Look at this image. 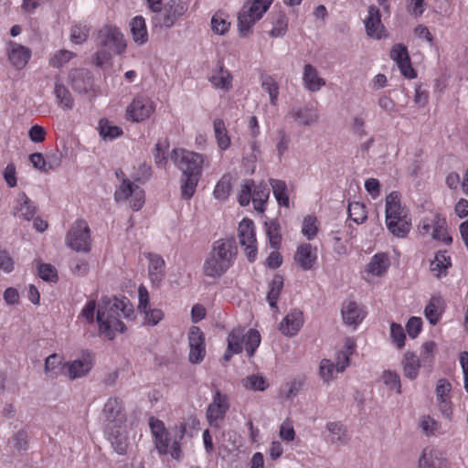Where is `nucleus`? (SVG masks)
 <instances>
[{
  "mask_svg": "<svg viewBox=\"0 0 468 468\" xmlns=\"http://www.w3.org/2000/svg\"><path fill=\"white\" fill-rule=\"evenodd\" d=\"M273 0H247L238 13V29H250L267 12Z\"/></svg>",
  "mask_w": 468,
  "mask_h": 468,
  "instance_id": "nucleus-10",
  "label": "nucleus"
},
{
  "mask_svg": "<svg viewBox=\"0 0 468 468\" xmlns=\"http://www.w3.org/2000/svg\"><path fill=\"white\" fill-rule=\"evenodd\" d=\"M238 253L235 241L222 239L214 242L203 264V272L210 278L221 277L233 264Z\"/></svg>",
  "mask_w": 468,
  "mask_h": 468,
  "instance_id": "nucleus-4",
  "label": "nucleus"
},
{
  "mask_svg": "<svg viewBox=\"0 0 468 468\" xmlns=\"http://www.w3.org/2000/svg\"><path fill=\"white\" fill-rule=\"evenodd\" d=\"M90 241L88 223L83 219L76 220L66 236V244L76 251L87 252L90 249Z\"/></svg>",
  "mask_w": 468,
  "mask_h": 468,
  "instance_id": "nucleus-12",
  "label": "nucleus"
},
{
  "mask_svg": "<svg viewBox=\"0 0 468 468\" xmlns=\"http://www.w3.org/2000/svg\"><path fill=\"white\" fill-rule=\"evenodd\" d=\"M171 159L181 171V196L185 199H190L194 196L202 176L205 156L201 154L180 148L172 151Z\"/></svg>",
  "mask_w": 468,
  "mask_h": 468,
  "instance_id": "nucleus-2",
  "label": "nucleus"
},
{
  "mask_svg": "<svg viewBox=\"0 0 468 468\" xmlns=\"http://www.w3.org/2000/svg\"><path fill=\"white\" fill-rule=\"evenodd\" d=\"M328 431L329 441L335 446L346 445L349 441V436L345 425L340 421H329L325 425Z\"/></svg>",
  "mask_w": 468,
  "mask_h": 468,
  "instance_id": "nucleus-31",
  "label": "nucleus"
},
{
  "mask_svg": "<svg viewBox=\"0 0 468 468\" xmlns=\"http://www.w3.org/2000/svg\"><path fill=\"white\" fill-rule=\"evenodd\" d=\"M420 427L427 436H432L441 432V424L430 415L422 416L420 420Z\"/></svg>",
  "mask_w": 468,
  "mask_h": 468,
  "instance_id": "nucleus-49",
  "label": "nucleus"
},
{
  "mask_svg": "<svg viewBox=\"0 0 468 468\" xmlns=\"http://www.w3.org/2000/svg\"><path fill=\"white\" fill-rule=\"evenodd\" d=\"M390 336L398 348L401 349L405 346L406 335L401 324L397 323L390 324Z\"/></svg>",
  "mask_w": 468,
  "mask_h": 468,
  "instance_id": "nucleus-58",
  "label": "nucleus"
},
{
  "mask_svg": "<svg viewBox=\"0 0 468 468\" xmlns=\"http://www.w3.org/2000/svg\"><path fill=\"white\" fill-rule=\"evenodd\" d=\"M356 348L354 340L347 338L341 350L336 354L335 369L336 372H343L350 364V356Z\"/></svg>",
  "mask_w": 468,
  "mask_h": 468,
  "instance_id": "nucleus-38",
  "label": "nucleus"
},
{
  "mask_svg": "<svg viewBox=\"0 0 468 468\" xmlns=\"http://www.w3.org/2000/svg\"><path fill=\"white\" fill-rule=\"evenodd\" d=\"M266 232L271 243L274 249H278L281 244L282 235L280 228L275 222L266 223Z\"/></svg>",
  "mask_w": 468,
  "mask_h": 468,
  "instance_id": "nucleus-59",
  "label": "nucleus"
},
{
  "mask_svg": "<svg viewBox=\"0 0 468 468\" xmlns=\"http://www.w3.org/2000/svg\"><path fill=\"white\" fill-rule=\"evenodd\" d=\"M116 176L121 180L114 192V199L118 203L127 202L133 211L140 210L145 202L144 189L136 183L124 176L122 171H116Z\"/></svg>",
  "mask_w": 468,
  "mask_h": 468,
  "instance_id": "nucleus-8",
  "label": "nucleus"
},
{
  "mask_svg": "<svg viewBox=\"0 0 468 468\" xmlns=\"http://www.w3.org/2000/svg\"><path fill=\"white\" fill-rule=\"evenodd\" d=\"M239 244L244 247L245 253L250 261H254L257 256V239L254 222L243 218L239 225Z\"/></svg>",
  "mask_w": 468,
  "mask_h": 468,
  "instance_id": "nucleus-15",
  "label": "nucleus"
},
{
  "mask_svg": "<svg viewBox=\"0 0 468 468\" xmlns=\"http://www.w3.org/2000/svg\"><path fill=\"white\" fill-rule=\"evenodd\" d=\"M262 90L270 96V101L272 105H276L279 96V86L276 80L269 75L261 78Z\"/></svg>",
  "mask_w": 468,
  "mask_h": 468,
  "instance_id": "nucleus-45",
  "label": "nucleus"
},
{
  "mask_svg": "<svg viewBox=\"0 0 468 468\" xmlns=\"http://www.w3.org/2000/svg\"><path fill=\"white\" fill-rule=\"evenodd\" d=\"M231 190L229 176H223L216 185L214 189V197L219 200H225Z\"/></svg>",
  "mask_w": 468,
  "mask_h": 468,
  "instance_id": "nucleus-54",
  "label": "nucleus"
},
{
  "mask_svg": "<svg viewBox=\"0 0 468 468\" xmlns=\"http://www.w3.org/2000/svg\"><path fill=\"white\" fill-rule=\"evenodd\" d=\"M98 131L104 141H112L122 134V130L119 126L112 124L106 119L99 122Z\"/></svg>",
  "mask_w": 468,
  "mask_h": 468,
  "instance_id": "nucleus-41",
  "label": "nucleus"
},
{
  "mask_svg": "<svg viewBox=\"0 0 468 468\" xmlns=\"http://www.w3.org/2000/svg\"><path fill=\"white\" fill-rule=\"evenodd\" d=\"M345 324L356 327L366 317L365 309L356 302L346 303L341 310Z\"/></svg>",
  "mask_w": 468,
  "mask_h": 468,
  "instance_id": "nucleus-28",
  "label": "nucleus"
},
{
  "mask_svg": "<svg viewBox=\"0 0 468 468\" xmlns=\"http://www.w3.org/2000/svg\"><path fill=\"white\" fill-rule=\"evenodd\" d=\"M187 10L186 3L181 0H172L157 15L156 19L160 21V27H170L175 21L183 16Z\"/></svg>",
  "mask_w": 468,
  "mask_h": 468,
  "instance_id": "nucleus-20",
  "label": "nucleus"
},
{
  "mask_svg": "<svg viewBox=\"0 0 468 468\" xmlns=\"http://www.w3.org/2000/svg\"><path fill=\"white\" fill-rule=\"evenodd\" d=\"M149 427L158 453L160 455L169 454L176 461L181 460L183 455L181 441L186 434V424L179 422L167 429L164 421L151 417Z\"/></svg>",
  "mask_w": 468,
  "mask_h": 468,
  "instance_id": "nucleus-3",
  "label": "nucleus"
},
{
  "mask_svg": "<svg viewBox=\"0 0 468 468\" xmlns=\"http://www.w3.org/2000/svg\"><path fill=\"white\" fill-rule=\"evenodd\" d=\"M325 80L320 77L318 70L311 64H305L303 71V87L311 91L317 92L324 85Z\"/></svg>",
  "mask_w": 468,
  "mask_h": 468,
  "instance_id": "nucleus-30",
  "label": "nucleus"
},
{
  "mask_svg": "<svg viewBox=\"0 0 468 468\" xmlns=\"http://www.w3.org/2000/svg\"><path fill=\"white\" fill-rule=\"evenodd\" d=\"M168 148L167 142H158L154 151V163L159 167H165L167 163L166 151Z\"/></svg>",
  "mask_w": 468,
  "mask_h": 468,
  "instance_id": "nucleus-57",
  "label": "nucleus"
},
{
  "mask_svg": "<svg viewBox=\"0 0 468 468\" xmlns=\"http://www.w3.org/2000/svg\"><path fill=\"white\" fill-rule=\"evenodd\" d=\"M418 229L422 237H429L445 244H450L452 241L448 233L446 219L440 214L431 213L424 217L420 221Z\"/></svg>",
  "mask_w": 468,
  "mask_h": 468,
  "instance_id": "nucleus-9",
  "label": "nucleus"
},
{
  "mask_svg": "<svg viewBox=\"0 0 468 468\" xmlns=\"http://www.w3.org/2000/svg\"><path fill=\"white\" fill-rule=\"evenodd\" d=\"M452 266L451 257L446 251H438L430 265V271L437 278L445 277Z\"/></svg>",
  "mask_w": 468,
  "mask_h": 468,
  "instance_id": "nucleus-36",
  "label": "nucleus"
},
{
  "mask_svg": "<svg viewBox=\"0 0 468 468\" xmlns=\"http://www.w3.org/2000/svg\"><path fill=\"white\" fill-rule=\"evenodd\" d=\"M402 373L406 378L414 380L418 378L420 368V360L416 354L410 351L404 353L401 359Z\"/></svg>",
  "mask_w": 468,
  "mask_h": 468,
  "instance_id": "nucleus-34",
  "label": "nucleus"
},
{
  "mask_svg": "<svg viewBox=\"0 0 468 468\" xmlns=\"http://www.w3.org/2000/svg\"><path fill=\"white\" fill-rule=\"evenodd\" d=\"M243 387L255 391H264L269 384L266 378L260 375H250L242 380Z\"/></svg>",
  "mask_w": 468,
  "mask_h": 468,
  "instance_id": "nucleus-48",
  "label": "nucleus"
},
{
  "mask_svg": "<svg viewBox=\"0 0 468 468\" xmlns=\"http://www.w3.org/2000/svg\"><path fill=\"white\" fill-rule=\"evenodd\" d=\"M270 197V188L264 182H261L259 185L252 187V203L254 209L258 212H263L265 210V204Z\"/></svg>",
  "mask_w": 468,
  "mask_h": 468,
  "instance_id": "nucleus-39",
  "label": "nucleus"
},
{
  "mask_svg": "<svg viewBox=\"0 0 468 468\" xmlns=\"http://www.w3.org/2000/svg\"><path fill=\"white\" fill-rule=\"evenodd\" d=\"M38 275L42 280L47 282H55L58 278L56 268L50 264H39Z\"/></svg>",
  "mask_w": 468,
  "mask_h": 468,
  "instance_id": "nucleus-63",
  "label": "nucleus"
},
{
  "mask_svg": "<svg viewBox=\"0 0 468 468\" xmlns=\"http://www.w3.org/2000/svg\"><path fill=\"white\" fill-rule=\"evenodd\" d=\"M270 185L272 188L273 196L280 206L289 207V196L287 193V185L284 181L279 179H271Z\"/></svg>",
  "mask_w": 468,
  "mask_h": 468,
  "instance_id": "nucleus-42",
  "label": "nucleus"
},
{
  "mask_svg": "<svg viewBox=\"0 0 468 468\" xmlns=\"http://www.w3.org/2000/svg\"><path fill=\"white\" fill-rule=\"evenodd\" d=\"M144 324L154 326L164 318V313L158 308H147L144 310Z\"/></svg>",
  "mask_w": 468,
  "mask_h": 468,
  "instance_id": "nucleus-60",
  "label": "nucleus"
},
{
  "mask_svg": "<svg viewBox=\"0 0 468 468\" xmlns=\"http://www.w3.org/2000/svg\"><path fill=\"white\" fill-rule=\"evenodd\" d=\"M318 231L317 219L315 217L307 216L303 218L302 233L307 239H314Z\"/></svg>",
  "mask_w": 468,
  "mask_h": 468,
  "instance_id": "nucleus-52",
  "label": "nucleus"
},
{
  "mask_svg": "<svg viewBox=\"0 0 468 468\" xmlns=\"http://www.w3.org/2000/svg\"><path fill=\"white\" fill-rule=\"evenodd\" d=\"M98 50L94 63L98 67L111 64L112 57L122 54L127 46L126 39L121 31H99L97 37Z\"/></svg>",
  "mask_w": 468,
  "mask_h": 468,
  "instance_id": "nucleus-6",
  "label": "nucleus"
},
{
  "mask_svg": "<svg viewBox=\"0 0 468 468\" xmlns=\"http://www.w3.org/2000/svg\"><path fill=\"white\" fill-rule=\"evenodd\" d=\"M75 57V53L61 49L57 52H55L52 57L49 58V65L54 68H61L66 63H68L70 59H72Z\"/></svg>",
  "mask_w": 468,
  "mask_h": 468,
  "instance_id": "nucleus-53",
  "label": "nucleus"
},
{
  "mask_svg": "<svg viewBox=\"0 0 468 468\" xmlns=\"http://www.w3.org/2000/svg\"><path fill=\"white\" fill-rule=\"evenodd\" d=\"M261 344L260 333L255 329H249L244 333L243 329H233L228 336V347L224 354V359L229 361L234 354L241 352L245 347L249 356H252Z\"/></svg>",
  "mask_w": 468,
  "mask_h": 468,
  "instance_id": "nucleus-7",
  "label": "nucleus"
},
{
  "mask_svg": "<svg viewBox=\"0 0 468 468\" xmlns=\"http://www.w3.org/2000/svg\"><path fill=\"white\" fill-rule=\"evenodd\" d=\"M386 225L398 238H405L411 229V218L408 208L401 204L398 192H391L386 197Z\"/></svg>",
  "mask_w": 468,
  "mask_h": 468,
  "instance_id": "nucleus-5",
  "label": "nucleus"
},
{
  "mask_svg": "<svg viewBox=\"0 0 468 468\" xmlns=\"http://www.w3.org/2000/svg\"><path fill=\"white\" fill-rule=\"evenodd\" d=\"M252 187L253 182L251 180H245L240 186V191L238 195V200L240 206L246 207L252 201Z\"/></svg>",
  "mask_w": 468,
  "mask_h": 468,
  "instance_id": "nucleus-55",
  "label": "nucleus"
},
{
  "mask_svg": "<svg viewBox=\"0 0 468 468\" xmlns=\"http://www.w3.org/2000/svg\"><path fill=\"white\" fill-rule=\"evenodd\" d=\"M37 210L34 202L25 193L16 196L12 212L16 218L29 221L34 218Z\"/></svg>",
  "mask_w": 468,
  "mask_h": 468,
  "instance_id": "nucleus-24",
  "label": "nucleus"
},
{
  "mask_svg": "<svg viewBox=\"0 0 468 468\" xmlns=\"http://www.w3.org/2000/svg\"><path fill=\"white\" fill-rule=\"evenodd\" d=\"M459 362L463 376V387L468 393V351H463L459 355Z\"/></svg>",
  "mask_w": 468,
  "mask_h": 468,
  "instance_id": "nucleus-64",
  "label": "nucleus"
},
{
  "mask_svg": "<svg viewBox=\"0 0 468 468\" xmlns=\"http://www.w3.org/2000/svg\"><path fill=\"white\" fill-rule=\"evenodd\" d=\"M149 266H148V275L151 282L158 286L165 278V263L164 259L157 255L150 253L148 255Z\"/></svg>",
  "mask_w": 468,
  "mask_h": 468,
  "instance_id": "nucleus-33",
  "label": "nucleus"
},
{
  "mask_svg": "<svg viewBox=\"0 0 468 468\" xmlns=\"http://www.w3.org/2000/svg\"><path fill=\"white\" fill-rule=\"evenodd\" d=\"M70 379L85 377L93 367V358L89 351H82L80 355L70 362L65 364Z\"/></svg>",
  "mask_w": 468,
  "mask_h": 468,
  "instance_id": "nucleus-18",
  "label": "nucleus"
},
{
  "mask_svg": "<svg viewBox=\"0 0 468 468\" xmlns=\"http://www.w3.org/2000/svg\"><path fill=\"white\" fill-rule=\"evenodd\" d=\"M7 53L11 64L17 69L25 68L31 57L29 48L16 42L8 44Z\"/></svg>",
  "mask_w": 468,
  "mask_h": 468,
  "instance_id": "nucleus-29",
  "label": "nucleus"
},
{
  "mask_svg": "<svg viewBox=\"0 0 468 468\" xmlns=\"http://www.w3.org/2000/svg\"><path fill=\"white\" fill-rule=\"evenodd\" d=\"M155 102L145 95H138L126 108V119L133 122H141L149 119L155 111Z\"/></svg>",
  "mask_w": 468,
  "mask_h": 468,
  "instance_id": "nucleus-13",
  "label": "nucleus"
},
{
  "mask_svg": "<svg viewBox=\"0 0 468 468\" xmlns=\"http://www.w3.org/2000/svg\"><path fill=\"white\" fill-rule=\"evenodd\" d=\"M390 58L396 62L399 71L405 78L414 79L416 77L406 46L401 43L395 44L390 50Z\"/></svg>",
  "mask_w": 468,
  "mask_h": 468,
  "instance_id": "nucleus-19",
  "label": "nucleus"
},
{
  "mask_svg": "<svg viewBox=\"0 0 468 468\" xmlns=\"http://www.w3.org/2000/svg\"><path fill=\"white\" fill-rule=\"evenodd\" d=\"M381 23L379 9L374 5L368 7L367 16L365 18L366 29H378Z\"/></svg>",
  "mask_w": 468,
  "mask_h": 468,
  "instance_id": "nucleus-56",
  "label": "nucleus"
},
{
  "mask_svg": "<svg viewBox=\"0 0 468 468\" xmlns=\"http://www.w3.org/2000/svg\"><path fill=\"white\" fill-rule=\"evenodd\" d=\"M294 259L303 271H309L316 263L317 248L309 243H303L297 247Z\"/></svg>",
  "mask_w": 468,
  "mask_h": 468,
  "instance_id": "nucleus-27",
  "label": "nucleus"
},
{
  "mask_svg": "<svg viewBox=\"0 0 468 468\" xmlns=\"http://www.w3.org/2000/svg\"><path fill=\"white\" fill-rule=\"evenodd\" d=\"M189 361L198 364L203 361L206 355L205 337L203 332L197 326H192L188 332Z\"/></svg>",
  "mask_w": 468,
  "mask_h": 468,
  "instance_id": "nucleus-17",
  "label": "nucleus"
},
{
  "mask_svg": "<svg viewBox=\"0 0 468 468\" xmlns=\"http://www.w3.org/2000/svg\"><path fill=\"white\" fill-rule=\"evenodd\" d=\"M55 95L58 104L66 109L70 110L73 107V99L68 90V89L61 83L56 82L55 84Z\"/></svg>",
  "mask_w": 468,
  "mask_h": 468,
  "instance_id": "nucleus-46",
  "label": "nucleus"
},
{
  "mask_svg": "<svg viewBox=\"0 0 468 468\" xmlns=\"http://www.w3.org/2000/svg\"><path fill=\"white\" fill-rule=\"evenodd\" d=\"M283 287V279L280 275L273 277L270 283V290L267 294V301L271 308L277 309V300Z\"/></svg>",
  "mask_w": 468,
  "mask_h": 468,
  "instance_id": "nucleus-44",
  "label": "nucleus"
},
{
  "mask_svg": "<svg viewBox=\"0 0 468 468\" xmlns=\"http://www.w3.org/2000/svg\"><path fill=\"white\" fill-rule=\"evenodd\" d=\"M229 410V397L219 389H215L206 417L210 426L218 427Z\"/></svg>",
  "mask_w": 468,
  "mask_h": 468,
  "instance_id": "nucleus-14",
  "label": "nucleus"
},
{
  "mask_svg": "<svg viewBox=\"0 0 468 468\" xmlns=\"http://www.w3.org/2000/svg\"><path fill=\"white\" fill-rule=\"evenodd\" d=\"M104 432L107 435L114 452L120 455H124L129 446L128 434L125 425L116 427L112 430H104Z\"/></svg>",
  "mask_w": 468,
  "mask_h": 468,
  "instance_id": "nucleus-26",
  "label": "nucleus"
},
{
  "mask_svg": "<svg viewBox=\"0 0 468 468\" xmlns=\"http://www.w3.org/2000/svg\"><path fill=\"white\" fill-rule=\"evenodd\" d=\"M133 313V305L125 297L103 301L99 305L96 315L100 333L109 339H113L116 333H122L125 330L121 319H132Z\"/></svg>",
  "mask_w": 468,
  "mask_h": 468,
  "instance_id": "nucleus-1",
  "label": "nucleus"
},
{
  "mask_svg": "<svg viewBox=\"0 0 468 468\" xmlns=\"http://www.w3.org/2000/svg\"><path fill=\"white\" fill-rule=\"evenodd\" d=\"M320 376L326 383L330 382L334 378V373L336 371L335 363L331 362L329 359H323L320 362Z\"/></svg>",
  "mask_w": 468,
  "mask_h": 468,
  "instance_id": "nucleus-61",
  "label": "nucleus"
},
{
  "mask_svg": "<svg viewBox=\"0 0 468 468\" xmlns=\"http://www.w3.org/2000/svg\"><path fill=\"white\" fill-rule=\"evenodd\" d=\"M445 459L433 448H425L419 459V468H444Z\"/></svg>",
  "mask_w": 468,
  "mask_h": 468,
  "instance_id": "nucleus-35",
  "label": "nucleus"
},
{
  "mask_svg": "<svg viewBox=\"0 0 468 468\" xmlns=\"http://www.w3.org/2000/svg\"><path fill=\"white\" fill-rule=\"evenodd\" d=\"M213 131L218 149L221 151L228 150L231 145V139L222 119L217 118L214 120Z\"/></svg>",
  "mask_w": 468,
  "mask_h": 468,
  "instance_id": "nucleus-37",
  "label": "nucleus"
},
{
  "mask_svg": "<svg viewBox=\"0 0 468 468\" xmlns=\"http://www.w3.org/2000/svg\"><path fill=\"white\" fill-rule=\"evenodd\" d=\"M289 114L300 126H313L319 121L318 110L312 104L293 106Z\"/></svg>",
  "mask_w": 468,
  "mask_h": 468,
  "instance_id": "nucleus-21",
  "label": "nucleus"
},
{
  "mask_svg": "<svg viewBox=\"0 0 468 468\" xmlns=\"http://www.w3.org/2000/svg\"><path fill=\"white\" fill-rule=\"evenodd\" d=\"M452 384L445 378L437 381L435 388L436 406L447 420L452 419L453 403L451 399Z\"/></svg>",
  "mask_w": 468,
  "mask_h": 468,
  "instance_id": "nucleus-16",
  "label": "nucleus"
},
{
  "mask_svg": "<svg viewBox=\"0 0 468 468\" xmlns=\"http://www.w3.org/2000/svg\"><path fill=\"white\" fill-rule=\"evenodd\" d=\"M348 214L354 222L361 224L367 219L366 206L360 202H351L348 206Z\"/></svg>",
  "mask_w": 468,
  "mask_h": 468,
  "instance_id": "nucleus-50",
  "label": "nucleus"
},
{
  "mask_svg": "<svg viewBox=\"0 0 468 468\" xmlns=\"http://www.w3.org/2000/svg\"><path fill=\"white\" fill-rule=\"evenodd\" d=\"M304 324L303 314L298 309H293L286 314L279 325V329L285 336H294Z\"/></svg>",
  "mask_w": 468,
  "mask_h": 468,
  "instance_id": "nucleus-23",
  "label": "nucleus"
},
{
  "mask_svg": "<svg viewBox=\"0 0 468 468\" xmlns=\"http://www.w3.org/2000/svg\"><path fill=\"white\" fill-rule=\"evenodd\" d=\"M389 266L390 261L388 254L384 252L375 254L366 265V280H369L370 277H382L386 275Z\"/></svg>",
  "mask_w": 468,
  "mask_h": 468,
  "instance_id": "nucleus-25",
  "label": "nucleus"
},
{
  "mask_svg": "<svg viewBox=\"0 0 468 468\" xmlns=\"http://www.w3.org/2000/svg\"><path fill=\"white\" fill-rule=\"evenodd\" d=\"M381 379L389 389L396 390L398 394L401 393V382L397 372L386 370L383 372Z\"/></svg>",
  "mask_w": 468,
  "mask_h": 468,
  "instance_id": "nucleus-51",
  "label": "nucleus"
},
{
  "mask_svg": "<svg viewBox=\"0 0 468 468\" xmlns=\"http://www.w3.org/2000/svg\"><path fill=\"white\" fill-rule=\"evenodd\" d=\"M96 311V302L91 300L86 303L84 307L82 308L80 314L78 316V319H81L86 321L89 324H92L94 322V315Z\"/></svg>",
  "mask_w": 468,
  "mask_h": 468,
  "instance_id": "nucleus-62",
  "label": "nucleus"
},
{
  "mask_svg": "<svg viewBox=\"0 0 468 468\" xmlns=\"http://www.w3.org/2000/svg\"><path fill=\"white\" fill-rule=\"evenodd\" d=\"M444 309V302L441 296H432L427 304L424 313L431 324H436Z\"/></svg>",
  "mask_w": 468,
  "mask_h": 468,
  "instance_id": "nucleus-40",
  "label": "nucleus"
},
{
  "mask_svg": "<svg viewBox=\"0 0 468 468\" xmlns=\"http://www.w3.org/2000/svg\"><path fill=\"white\" fill-rule=\"evenodd\" d=\"M208 81L216 89L224 92H229L233 87V76L229 69H227L222 62H219L218 67L211 70L208 76Z\"/></svg>",
  "mask_w": 468,
  "mask_h": 468,
  "instance_id": "nucleus-22",
  "label": "nucleus"
},
{
  "mask_svg": "<svg viewBox=\"0 0 468 468\" xmlns=\"http://www.w3.org/2000/svg\"><path fill=\"white\" fill-rule=\"evenodd\" d=\"M63 357L54 353L45 360L44 371L48 378H55L62 368Z\"/></svg>",
  "mask_w": 468,
  "mask_h": 468,
  "instance_id": "nucleus-43",
  "label": "nucleus"
},
{
  "mask_svg": "<svg viewBox=\"0 0 468 468\" xmlns=\"http://www.w3.org/2000/svg\"><path fill=\"white\" fill-rule=\"evenodd\" d=\"M291 144L290 134L284 130L280 129L276 133V143L275 150L277 152L278 158L281 160L285 153L288 151Z\"/></svg>",
  "mask_w": 468,
  "mask_h": 468,
  "instance_id": "nucleus-47",
  "label": "nucleus"
},
{
  "mask_svg": "<svg viewBox=\"0 0 468 468\" xmlns=\"http://www.w3.org/2000/svg\"><path fill=\"white\" fill-rule=\"evenodd\" d=\"M101 419L104 430L124 426L127 420L123 401L117 397H110L105 402Z\"/></svg>",
  "mask_w": 468,
  "mask_h": 468,
  "instance_id": "nucleus-11",
  "label": "nucleus"
},
{
  "mask_svg": "<svg viewBox=\"0 0 468 468\" xmlns=\"http://www.w3.org/2000/svg\"><path fill=\"white\" fill-rule=\"evenodd\" d=\"M72 88L80 93L89 91L92 88L90 72L87 69H73L69 72Z\"/></svg>",
  "mask_w": 468,
  "mask_h": 468,
  "instance_id": "nucleus-32",
  "label": "nucleus"
}]
</instances>
